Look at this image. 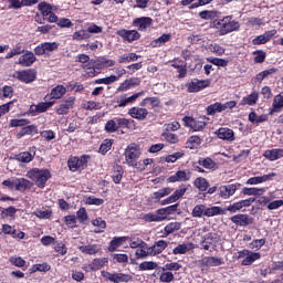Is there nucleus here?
I'll list each match as a JSON object with an SVG mask.
<instances>
[{
  "label": "nucleus",
  "instance_id": "nucleus-33",
  "mask_svg": "<svg viewBox=\"0 0 283 283\" xmlns=\"http://www.w3.org/2000/svg\"><path fill=\"white\" fill-rule=\"evenodd\" d=\"M181 227H182V224L178 221L168 223L164 228L163 238H167L168 235H171V233H176V231H180Z\"/></svg>",
  "mask_w": 283,
  "mask_h": 283
},
{
  "label": "nucleus",
  "instance_id": "nucleus-17",
  "mask_svg": "<svg viewBox=\"0 0 283 283\" xmlns=\"http://www.w3.org/2000/svg\"><path fill=\"white\" fill-rule=\"evenodd\" d=\"M229 23V15L224 17L223 19H217L211 23V28L219 30V35L224 36L227 34Z\"/></svg>",
  "mask_w": 283,
  "mask_h": 283
},
{
  "label": "nucleus",
  "instance_id": "nucleus-48",
  "mask_svg": "<svg viewBox=\"0 0 283 283\" xmlns=\"http://www.w3.org/2000/svg\"><path fill=\"white\" fill-rule=\"evenodd\" d=\"M240 30V22L233 20V17L228 15V29H227V34L231 32H238Z\"/></svg>",
  "mask_w": 283,
  "mask_h": 283
},
{
  "label": "nucleus",
  "instance_id": "nucleus-9",
  "mask_svg": "<svg viewBox=\"0 0 283 283\" xmlns=\"http://www.w3.org/2000/svg\"><path fill=\"white\" fill-rule=\"evenodd\" d=\"M56 50H59L57 42H44L35 46L34 54L43 56V54H50L51 52H56Z\"/></svg>",
  "mask_w": 283,
  "mask_h": 283
},
{
  "label": "nucleus",
  "instance_id": "nucleus-61",
  "mask_svg": "<svg viewBox=\"0 0 283 283\" xmlns=\"http://www.w3.org/2000/svg\"><path fill=\"white\" fill-rule=\"evenodd\" d=\"M145 222H163L165 220V217H160L156 213H147L144 216Z\"/></svg>",
  "mask_w": 283,
  "mask_h": 283
},
{
  "label": "nucleus",
  "instance_id": "nucleus-35",
  "mask_svg": "<svg viewBox=\"0 0 283 283\" xmlns=\"http://www.w3.org/2000/svg\"><path fill=\"white\" fill-rule=\"evenodd\" d=\"M129 237H115L109 243L108 251L114 252L118 247H123V242H127Z\"/></svg>",
  "mask_w": 283,
  "mask_h": 283
},
{
  "label": "nucleus",
  "instance_id": "nucleus-44",
  "mask_svg": "<svg viewBox=\"0 0 283 283\" xmlns=\"http://www.w3.org/2000/svg\"><path fill=\"white\" fill-rule=\"evenodd\" d=\"M276 73H277V69H275V67L262 71L259 74H256V77H255L256 82L262 83L264 81V78L271 76L272 74H276Z\"/></svg>",
  "mask_w": 283,
  "mask_h": 283
},
{
  "label": "nucleus",
  "instance_id": "nucleus-22",
  "mask_svg": "<svg viewBox=\"0 0 283 283\" xmlns=\"http://www.w3.org/2000/svg\"><path fill=\"white\" fill-rule=\"evenodd\" d=\"M138 85H140V78L132 77V78L125 80L117 87V92H127V91L132 90V87H138Z\"/></svg>",
  "mask_w": 283,
  "mask_h": 283
},
{
  "label": "nucleus",
  "instance_id": "nucleus-64",
  "mask_svg": "<svg viewBox=\"0 0 283 283\" xmlns=\"http://www.w3.org/2000/svg\"><path fill=\"white\" fill-rule=\"evenodd\" d=\"M175 276L171 272H163L159 276V281L163 283H171L174 282Z\"/></svg>",
  "mask_w": 283,
  "mask_h": 283
},
{
  "label": "nucleus",
  "instance_id": "nucleus-11",
  "mask_svg": "<svg viewBox=\"0 0 283 283\" xmlns=\"http://www.w3.org/2000/svg\"><path fill=\"white\" fill-rule=\"evenodd\" d=\"M201 247L205 251L216 249V247H218V234H216L214 232L205 234L201 240Z\"/></svg>",
  "mask_w": 283,
  "mask_h": 283
},
{
  "label": "nucleus",
  "instance_id": "nucleus-49",
  "mask_svg": "<svg viewBox=\"0 0 283 283\" xmlns=\"http://www.w3.org/2000/svg\"><path fill=\"white\" fill-rule=\"evenodd\" d=\"M263 156L264 158H266V160H270L271 163L280 160V154L277 148L265 150Z\"/></svg>",
  "mask_w": 283,
  "mask_h": 283
},
{
  "label": "nucleus",
  "instance_id": "nucleus-32",
  "mask_svg": "<svg viewBox=\"0 0 283 283\" xmlns=\"http://www.w3.org/2000/svg\"><path fill=\"white\" fill-rule=\"evenodd\" d=\"M171 41V33H164L161 36L153 40L150 42L151 48H163L165 43H169Z\"/></svg>",
  "mask_w": 283,
  "mask_h": 283
},
{
  "label": "nucleus",
  "instance_id": "nucleus-10",
  "mask_svg": "<svg viewBox=\"0 0 283 283\" xmlns=\"http://www.w3.org/2000/svg\"><path fill=\"white\" fill-rule=\"evenodd\" d=\"M209 80H192L186 84L187 92L189 94H196V92H202L206 87H209Z\"/></svg>",
  "mask_w": 283,
  "mask_h": 283
},
{
  "label": "nucleus",
  "instance_id": "nucleus-15",
  "mask_svg": "<svg viewBox=\"0 0 283 283\" xmlns=\"http://www.w3.org/2000/svg\"><path fill=\"white\" fill-rule=\"evenodd\" d=\"M186 127H190V129H192V132H202V129H205V127H207V122H202V120H196L192 117H184L182 118Z\"/></svg>",
  "mask_w": 283,
  "mask_h": 283
},
{
  "label": "nucleus",
  "instance_id": "nucleus-30",
  "mask_svg": "<svg viewBox=\"0 0 283 283\" xmlns=\"http://www.w3.org/2000/svg\"><path fill=\"white\" fill-rule=\"evenodd\" d=\"M214 216H227V210L219 206L206 207V218H213Z\"/></svg>",
  "mask_w": 283,
  "mask_h": 283
},
{
  "label": "nucleus",
  "instance_id": "nucleus-58",
  "mask_svg": "<svg viewBox=\"0 0 283 283\" xmlns=\"http://www.w3.org/2000/svg\"><path fill=\"white\" fill-rule=\"evenodd\" d=\"M15 160H18L19 163H32V160H34V156H32L28 151H24V153L18 154L15 156Z\"/></svg>",
  "mask_w": 283,
  "mask_h": 283
},
{
  "label": "nucleus",
  "instance_id": "nucleus-41",
  "mask_svg": "<svg viewBox=\"0 0 283 283\" xmlns=\"http://www.w3.org/2000/svg\"><path fill=\"white\" fill-rule=\"evenodd\" d=\"M261 254L259 252H250L248 258L243 259L241 264L242 266H251V264H253V262H255L256 260H260Z\"/></svg>",
  "mask_w": 283,
  "mask_h": 283
},
{
  "label": "nucleus",
  "instance_id": "nucleus-52",
  "mask_svg": "<svg viewBox=\"0 0 283 283\" xmlns=\"http://www.w3.org/2000/svg\"><path fill=\"white\" fill-rule=\"evenodd\" d=\"M116 81H118V77H116V75H111L95 80V85H112V83H116Z\"/></svg>",
  "mask_w": 283,
  "mask_h": 283
},
{
  "label": "nucleus",
  "instance_id": "nucleus-27",
  "mask_svg": "<svg viewBox=\"0 0 283 283\" xmlns=\"http://www.w3.org/2000/svg\"><path fill=\"white\" fill-rule=\"evenodd\" d=\"M201 266H222L224 264V261L222 259H218L216 256H205L200 260Z\"/></svg>",
  "mask_w": 283,
  "mask_h": 283
},
{
  "label": "nucleus",
  "instance_id": "nucleus-8",
  "mask_svg": "<svg viewBox=\"0 0 283 283\" xmlns=\"http://www.w3.org/2000/svg\"><path fill=\"white\" fill-rule=\"evenodd\" d=\"M15 63L21 67H32L36 63V55L32 51L25 50Z\"/></svg>",
  "mask_w": 283,
  "mask_h": 283
},
{
  "label": "nucleus",
  "instance_id": "nucleus-16",
  "mask_svg": "<svg viewBox=\"0 0 283 283\" xmlns=\"http://www.w3.org/2000/svg\"><path fill=\"white\" fill-rule=\"evenodd\" d=\"M275 176H277V174L275 172H270L268 175H263V176H256V177H251L245 181V185H262L264 182H271V180H273V178H275Z\"/></svg>",
  "mask_w": 283,
  "mask_h": 283
},
{
  "label": "nucleus",
  "instance_id": "nucleus-42",
  "mask_svg": "<svg viewBox=\"0 0 283 283\" xmlns=\"http://www.w3.org/2000/svg\"><path fill=\"white\" fill-rule=\"evenodd\" d=\"M140 107H158L160 105V99L158 97H146L139 103Z\"/></svg>",
  "mask_w": 283,
  "mask_h": 283
},
{
  "label": "nucleus",
  "instance_id": "nucleus-12",
  "mask_svg": "<svg viewBox=\"0 0 283 283\" xmlns=\"http://www.w3.org/2000/svg\"><path fill=\"white\" fill-rule=\"evenodd\" d=\"M140 96H145V91L135 93L129 97H127V95H122L117 97V107H127V105H132V103H136V101H138Z\"/></svg>",
  "mask_w": 283,
  "mask_h": 283
},
{
  "label": "nucleus",
  "instance_id": "nucleus-36",
  "mask_svg": "<svg viewBox=\"0 0 283 283\" xmlns=\"http://www.w3.org/2000/svg\"><path fill=\"white\" fill-rule=\"evenodd\" d=\"M64 94H67V88L63 85H56L51 91V98L59 101V98H63Z\"/></svg>",
  "mask_w": 283,
  "mask_h": 283
},
{
  "label": "nucleus",
  "instance_id": "nucleus-28",
  "mask_svg": "<svg viewBox=\"0 0 283 283\" xmlns=\"http://www.w3.org/2000/svg\"><path fill=\"white\" fill-rule=\"evenodd\" d=\"M101 249V244H87L78 247V251H81V253H85L86 255H96Z\"/></svg>",
  "mask_w": 283,
  "mask_h": 283
},
{
  "label": "nucleus",
  "instance_id": "nucleus-54",
  "mask_svg": "<svg viewBox=\"0 0 283 283\" xmlns=\"http://www.w3.org/2000/svg\"><path fill=\"white\" fill-rule=\"evenodd\" d=\"M138 59H140V55L136 53L124 54L119 57L118 63H132L138 61Z\"/></svg>",
  "mask_w": 283,
  "mask_h": 283
},
{
  "label": "nucleus",
  "instance_id": "nucleus-25",
  "mask_svg": "<svg viewBox=\"0 0 283 283\" xmlns=\"http://www.w3.org/2000/svg\"><path fill=\"white\" fill-rule=\"evenodd\" d=\"M185 193H187V188H179L170 197L161 200V205L165 206L178 202V200H180Z\"/></svg>",
  "mask_w": 283,
  "mask_h": 283
},
{
  "label": "nucleus",
  "instance_id": "nucleus-56",
  "mask_svg": "<svg viewBox=\"0 0 283 283\" xmlns=\"http://www.w3.org/2000/svg\"><path fill=\"white\" fill-rule=\"evenodd\" d=\"M258 93H252L241 99V105H255V103H258Z\"/></svg>",
  "mask_w": 283,
  "mask_h": 283
},
{
  "label": "nucleus",
  "instance_id": "nucleus-21",
  "mask_svg": "<svg viewBox=\"0 0 283 283\" xmlns=\"http://www.w3.org/2000/svg\"><path fill=\"white\" fill-rule=\"evenodd\" d=\"M277 34L276 30L266 31L265 33L254 38L252 40L253 45H264V43H269L270 39H273Z\"/></svg>",
  "mask_w": 283,
  "mask_h": 283
},
{
  "label": "nucleus",
  "instance_id": "nucleus-43",
  "mask_svg": "<svg viewBox=\"0 0 283 283\" xmlns=\"http://www.w3.org/2000/svg\"><path fill=\"white\" fill-rule=\"evenodd\" d=\"M92 34H88L87 30L75 31L72 35L73 41H87Z\"/></svg>",
  "mask_w": 283,
  "mask_h": 283
},
{
  "label": "nucleus",
  "instance_id": "nucleus-31",
  "mask_svg": "<svg viewBox=\"0 0 283 283\" xmlns=\"http://www.w3.org/2000/svg\"><path fill=\"white\" fill-rule=\"evenodd\" d=\"M248 119L252 125H260L261 123H266V120H269V115H258L255 112H251Z\"/></svg>",
  "mask_w": 283,
  "mask_h": 283
},
{
  "label": "nucleus",
  "instance_id": "nucleus-59",
  "mask_svg": "<svg viewBox=\"0 0 283 283\" xmlns=\"http://www.w3.org/2000/svg\"><path fill=\"white\" fill-rule=\"evenodd\" d=\"M105 132H107V134H115V132H118V125L116 124V118L109 119L108 122H106Z\"/></svg>",
  "mask_w": 283,
  "mask_h": 283
},
{
  "label": "nucleus",
  "instance_id": "nucleus-62",
  "mask_svg": "<svg viewBox=\"0 0 283 283\" xmlns=\"http://www.w3.org/2000/svg\"><path fill=\"white\" fill-rule=\"evenodd\" d=\"M76 220H78V222L81 224H84V222H87V210H85V208H80V211L76 212Z\"/></svg>",
  "mask_w": 283,
  "mask_h": 283
},
{
  "label": "nucleus",
  "instance_id": "nucleus-50",
  "mask_svg": "<svg viewBox=\"0 0 283 283\" xmlns=\"http://www.w3.org/2000/svg\"><path fill=\"white\" fill-rule=\"evenodd\" d=\"M195 187H197L199 191H207L209 189V181L203 177H199L195 180Z\"/></svg>",
  "mask_w": 283,
  "mask_h": 283
},
{
  "label": "nucleus",
  "instance_id": "nucleus-51",
  "mask_svg": "<svg viewBox=\"0 0 283 283\" xmlns=\"http://www.w3.org/2000/svg\"><path fill=\"white\" fill-rule=\"evenodd\" d=\"M185 156L184 151H177L171 155H167L166 157H163L161 160L165 163H176L177 160H180Z\"/></svg>",
  "mask_w": 283,
  "mask_h": 283
},
{
  "label": "nucleus",
  "instance_id": "nucleus-13",
  "mask_svg": "<svg viewBox=\"0 0 283 283\" xmlns=\"http://www.w3.org/2000/svg\"><path fill=\"white\" fill-rule=\"evenodd\" d=\"M238 184H229L219 187V196L223 200H229L231 196H235V191H238Z\"/></svg>",
  "mask_w": 283,
  "mask_h": 283
},
{
  "label": "nucleus",
  "instance_id": "nucleus-47",
  "mask_svg": "<svg viewBox=\"0 0 283 283\" xmlns=\"http://www.w3.org/2000/svg\"><path fill=\"white\" fill-rule=\"evenodd\" d=\"M25 49L21 44H15L10 52L7 53L6 59H13V56H19Z\"/></svg>",
  "mask_w": 283,
  "mask_h": 283
},
{
  "label": "nucleus",
  "instance_id": "nucleus-19",
  "mask_svg": "<svg viewBox=\"0 0 283 283\" xmlns=\"http://www.w3.org/2000/svg\"><path fill=\"white\" fill-rule=\"evenodd\" d=\"M151 23H154V20L149 17L137 18L133 21V25L138 28L140 32H145L147 28H151Z\"/></svg>",
  "mask_w": 283,
  "mask_h": 283
},
{
  "label": "nucleus",
  "instance_id": "nucleus-14",
  "mask_svg": "<svg viewBox=\"0 0 283 283\" xmlns=\"http://www.w3.org/2000/svg\"><path fill=\"white\" fill-rule=\"evenodd\" d=\"M117 36H120L124 41H128V43H132L134 41H138L140 39V33L136 30H127V29H120L116 32Z\"/></svg>",
  "mask_w": 283,
  "mask_h": 283
},
{
  "label": "nucleus",
  "instance_id": "nucleus-55",
  "mask_svg": "<svg viewBox=\"0 0 283 283\" xmlns=\"http://www.w3.org/2000/svg\"><path fill=\"white\" fill-rule=\"evenodd\" d=\"M272 107L274 112H280L283 107V92H281L279 95L274 96Z\"/></svg>",
  "mask_w": 283,
  "mask_h": 283
},
{
  "label": "nucleus",
  "instance_id": "nucleus-18",
  "mask_svg": "<svg viewBox=\"0 0 283 283\" xmlns=\"http://www.w3.org/2000/svg\"><path fill=\"white\" fill-rule=\"evenodd\" d=\"M230 220L237 227H249V224H253V219L249 214H235Z\"/></svg>",
  "mask_w": 283,
  "mask_h": 283
},
{
  "label": "nucleus",
  "instance_id": "nucleus-23",
  "mask_svg": "<svg viewBox=\"0 0 283 283\" xmlns=\"http://www.w3.org/2000/svg\"><path fill=\"white\" fill-rule=\"evenodd\" d=\"M128 114L132 118H135L136 120H145L149 112L147 111V108L132 107L130 109H128Z\"/></svg>",
  "mask_w": 283,
  "mask_h": 283
},
{
  "label": "nucleus",
  "instance_id": "nucleus-29",
  "mask_svg": "<svg viewBox=\"0 0 283 283\" xmlns=\"http://www.w3.org/2000/svg\"><path fill=\"white\" fill-rule=\"evenodd\" d=\"M268 189L269 188H258V187L247 188V187H244L241 190V193H243V196L260 197V196H264V193H266Z\"/></svg>",
  "mask_w": 283,
  "mask_h": 283
},
{
  "label": "nucleus",
  "instance_id": "nucleus-63",
  "mask_svg": "<svg viewBox=\"0 0 283 283\" xmlns=\"http://www.w3.org/2000/svg\"><path fill=\"white\" fill-rule=\"evenodd\" d=\"M163 138H165V140L167 143H170V145H176V143H178V135L174 134V133H163Z\"/></svg>",
  "mask_w": 283,
  "mask_h": 283
},
{
  "label": "nucleus",
  "instance_id": "nucleus-34",
  "mask_svg": "<svg viewBox=\"0 0 283 283\" xmlns=\"http://www.w3.org/2000/svg\"><path fill=\"white\" fill-rule=\"evenodd\" d=\"M108 263L109 259L107 258L94 259L90 264V269L91 271H101V269H103V266H106V264Z\"/></svg>",
  "mask_w": 283,
  "mask_h": 283
},
{
  "label": "nucleus",
  "instance_id": "nucleus-3",
  "mask_svg": "<svg viewBox=\"0 0 283 283\" xmlns=\"http://www.w3.org/2000/svg\"><path fill=\"white\" fill-rule=\"evenodd\" d=\"M38 10L41 12L42 17L46 19L49 23H57L59 17L54 14L59 10L57 6H52L48 2H40L38 4Z\"/></svg>",
  "mask_w": 283,
  "mask_h": 283
},
{
  "label": "nucleus",
  "instance_id": "nucleus-60",
  "mask_svg": "<svg viewBox=\"0 0 283 283\" xmlns=\"http://www.w3.org/2000/svg\"><path fill=\"white\" fill-rule=\"evenodd\" d=\"M218 112H222L221 111V106H220V102H216L214 104H211L207 107V114L208 116H213L216 114H218Z\"/></svg>",
  "mask_w": 283,
  "mask_h": 283
},
{
  "label": "nucleus",
  "instance_id": "nucleus-4",
  "mask_svg": "<svg viewBox=\"0 0 283 283\" xmlns=\"http://www.w3.org/2000/svg\"><path fill=\"white\" fill-rule=\"evenodd\" d=\"M102 277L106 280V282H113V283H127L132 282L133 276L125 273H118V272H108V271H102L101 272Z\"/></svg>",
  "mask_w": 283,
  "mask_h": 283
},
{
  "label": "nucleus",
  "instance_id": "nucleus-1",
  "mask_svg": "<svg viewBox=\"0 0 283 283\" xmlns=\"http://www.w3.org/2000/svg\"><path fill=\"white\" fill-rule=\"evenodd\" d=\"M27 178L33 180L39 189H43L48 180L52 178V174L48 169L33 168L27 171Z\"/></svg>",
  "mask_w": 283,
  "mask_h": 283
},
{
  "label": "nucleus",
  "instance_id": "nucleus-46",
  "mask_svg": "<svg viewBox=\"0 0 283 283\" xmlns=\"http://www.w3.org/2000/svg\"><path fill=\"white\" fill-rule=\"evenodd\" d=\"M92 224L93 227H96L94 233H103V231H105V227H107V223L105 222V220H103V218H97L93 220Z\"/></svg>",
  "mask_w": 283,
  "mask_h": 283
},
{
  "label": "nucleus",
  "instance_id": "nucleus-20",
  "mask_svg": "<svg viewBox=\"0 0 283 283\" xmlns=\"http://www.w3.org/2000/svg\"><path fill=\"white\" fill-rule=\"evenodd\" d=\"M220 140H228V143H233L235 140V133L231 128H219L214 133Z\"/></svg>",
  "mask_w": 283,
  "mask_h": 283
},
{
  "label": "nucleus",
  "instance_id": "nucleus-2",
  "mask_svg": "<svg viewBox=\"0 0 283 283\" xmlns=\"http://www.w3.org/2000/svg\"><path fill=\"white\" fill-rule=\"evenodd\" d=\"M140 146L138 144H130L126 147L124 151L125 163L128 167L136 169L138 167V158L142 156Z\"/></svg>",
  "mask_w": 283,
  "mask_h": 283
},
{
  "label": "nucleus",
  "instance_id": "nucleus-53",
  "mask_svg": "<svg viewBox=\"0 0 283 283\" xmlns=\"http://www.w3.org/2000/svg\"><path fill=\"white\" fill-rule=\"evenodd\" d=\"M158 269V263L154 261H144L139 264V271H154Z\"/></svg>",
  "mask_w": 283,
  "mask_h": 283
},
{
  "label": "nucleus",
  "instance_id": "nucleus-39",
  "mask_svg": "<svg viewBox=\"0 0 283 283\" xmlns=\"http://www.w3.org/2000/svg\"><path fill=\"white\" fill-rule=\"evenodd\" d=\"M32 134H39V129L34 125L23 127L18 134L17 138H23V136H32Z\"/></svg>",
  "mask_w": 283,
  "mask_h": 283
},
{
  "label": "nucleus",
  "instance_id": "nucleus-5",
  "mask_svg": "<svg viewBox=\"0 0 283 283\" xmlns=\"http://www.w3.org/2000/svg\"><path fill=\"white\" fill-rule=\"evenodd\" d=\"M13 78H17V81H20V83H34L36 81V70L34 69H27L22 71H15L12 75Z\"/></svg>",
  "mask_w": 283,
  "mask_h": 283
},
{
  "label": "nucleus",
  "instance_id": "nucleus-40",
  "mask_svg": "<svg viewBox=\"0 0 283 283\" xmlns=\"http://www.w3.org/2000/svg\"><path fill=\"white\" fill-rule=\"evenodd\" d=\"M129 242L130 249H147V242L143 241L140 238H129L127 239Z\"/></svg>",
  "mask_w": 283,
  "mask_h": 283
},
{
  "label": "nucleus",
  "instance_id": "nucleus-38",
  "mask_svg": "<svg viewBox=\"0 0 283 283\" xmlns=\"http://www.w3.org/2000/svg\"><path fill=\"white\" fill-rule=\"evenodd\" d=\"M32 187V182L25 178H15V191H25Z\"/></svg>",
  "mask_w": 283,
  "mask_h": 283
},
{
  "label": "nucleus",
  "instance_id": "nucleus-57",
  "mask_svg": "<svg viewBox=\"0 0 283 283\" xmlns=\"http://www.w3.org/2000/svg\"><path fill=\"white\" fill-rule=\"evenodd\" d=\"M174 191V188H163L157 192L153 193L154 200H160V198H165V196H169Z\"/></svg>",
  "mask_w": 283,
  "mask_h": 283
},
{
  "label": "nucleus",
  "instance_id": "nucleus-6",
  "mask_svg": "<svg viewBox=\"0 0 283 283\" xmlns=\"http://www.w3.org/2000/svg\"><path fill=\"white\" fill-rule=\"evenodd\" d=\"M87 160H90V156L87 155L71 157L69 158V169H71V171H81L87 167Z\"/></svg>",
  "mask_w": 283,
  "mask_h": 283
},
{
  "label": "nucleus",
  "instance_id": "nucleus-45",
  "mask_svg": "<svg viewBox=\"0 0 283 283\" xmlns=\"http://www.w3.org/2000/svg\"><path fill=\"white\" fill-rule=\"evenodd\" d=\"M192 218H202V216H207V206L205 205H197L192 209L191 212Z\"/></svg>",
  "mask_w": 283,
  "mask_h": 283
},
{
  "label": "nucleus",
  "instance_id": "nucleus-7",
  "mask_svg": "<svg viewBox=\"0 0 283 283\" xmlns=\"http://www.w3.org/2000/svg\"><path fill=\"white\" fill-rule=\"evenodd\" d=\"M74 103H76V97L74 96L62 99L56 106V114L59 116H65V114H70V109H74Z\"/></svg>",
  "mask_w": 283,
  "mask_h": 283
},
{
  "label": "nucleus",
  "instance_id": "nucleus-26",
  "mask_svg": "<svg viewBox=\"0 0 283 283\" xmlns=\"http://www.w3.org/2000/svg\"><path fill=\"white\" fill-rule=\"evenodd\" d=\"M193 249H196V245L192 242L181 243L178 244L175 249H172V254L185 255L186 253H189V251H193Z\"/></svg>",
  "mask_w": 283,
  "mask_h": 283
},
{
  "label": "nucleus",
  "instance_id": "nucleus-24",
  "mask_svg": "<svg viewBox=\"0 0 283 283\" xmlns=\"http://www.w3.org/2000/svg\"><path fill=\"white\" fill-rule=\"evenodd\" d=\"M167 247H169L167 241H165V240L156 241L153 247L148 248L149 249L148 253L151 256L160 255V253H163V251H165V249H167Z\"/></svg>",
  "mask_w": 283,
  "mask_h": 283
},
{
  "label": "nucleus",
  "instance_id": "nucleus-37",
  "mask_svg": "<svg viewBox=\"0 0 283 283\" xmlns=\"http://www.w3.org/2000/svg\"><path fill=\"white\" fill-rule=\"evenodd\" d=\"M198 164L201 165V167H205V169H210L211 171H216V169H218V164L210 157L200 158Z\"/></svg>",
  "mask_w": 283,
  "mask_h": 283
}]
</instances>
